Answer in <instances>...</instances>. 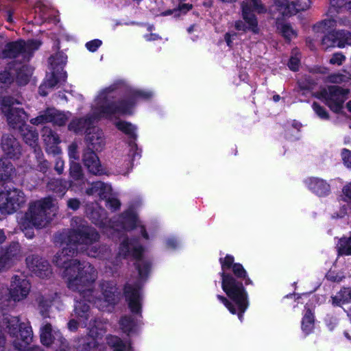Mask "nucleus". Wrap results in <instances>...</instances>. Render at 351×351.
<instances>
[{"label":"nucleus","instance_id":"obj_10","mask_svg":"<svg viewBox=\"0 0 351 351\" xmlns=\"http://www.w3.org/2000/svg\"><path fill=\"white\" fill-rule=\"evenodd\" d=\"M25 202V195L19 189H10L0 193V212L2 214H12L23 207Z\"/></svg>","mask_w":351,"mask_h":351},{"label":"nucleus","instance_id":"obj_63","mask_svg":"<svg viewBox=\"0 0 351 351\" xmlns=\"http://www.w3.org/2000/svg\"><path fill=\"white\" fill-rule=\"evenodd\" d=\"M80 201L77 198L69 199L66 203L68 208L73 210H77L80 208Z\"/></svg>","mask_w":351,"mask_h":351},{"label":"nucleus","instance_id":"obj_31","mask_svg":"<svg viewBox=\"0 0 351 351\" xmlns=\"http://www.w3.org/2000/svg\"><path fill=\"white\" fill-rule=\"evenodd\" d=\"M53 301V298L38 295L36 298V302L38 304L39 313L43 317V319L49 317V308L52 305V302Z\"/></svg>","mask_w":351,"mask_h":351},{"label":"nucleus","instance_id":"obj_4","mask_svg":"<svg viewBox=\"0 0 351 351\" xmlns=\"http://www.w3.org/2000/svg\"><path fill=\"white\" fill-rule=\"evenodd\" d=\"M219 261L223 270L221 273L222 289L228 296L232 299L238 305L240 309L239 318L241 321L243 314L248 306L247 293L241 282L238 281L231 274L224 272L226 269L232 267V265L234 264L233 256L227 255L224 258H221Z\"/></svg>","mask_w":351,"mask_h":351},{"label":"nucleus","instance_id":"obj_28","mask_svg":"<svg viewBox=\"0 0 351 351\" xmlns=\"http://www.w3.org/2000/svg\"><path fill=\"white\" fill-rule=\"evenodd\" d=\"M86 215L95 225L100 226L104 217V210L97 204H87Z\"/></svg>","mask_w":351,"mask_h":351},{"label":"nucleus","instance_id":"obj_35","mask_svg":"<svg viewBox=\"0 0 351 351\" xmlns=\"http://www.w3.org/2000/svg\"><path fill=\"white\" fill-rule=\"evenodd\" d=\"M76 342L77 343L74 345V348L77 351H90L98 346L97 340L87 337L78 338Z\"/></svg>","mask_w":351,"mask_h":351},{"label":"nucleus","instance_id":"obj_27","mask_svg":"<svg viewBox=\"0 0 351 351\" xmlns=\"http://www.w3.org/2000/svg\"><path fill=\"white\" fill-rule=\"evenodd\" d=\"M308 186L311 191L319 196H324L330 192V185L324 180L317 178H310Z\"/></svg>","mask_w":351,"mask_h":351},{"label":"nucleus","instance_id":"obj_18","mask_svg":"<svg viewBox=\"0 0 351 351\" xmlns=\"http://www.w3.org/2000/svg\"><path fill=\"white\" fill-rule=\"evenodd\" d=\"M26 264L29 269L39 278H49L51 275V269L48 261L38 256L32 255L27 257Z\"/></svg>","mask_w":351,"mask_h":351},{"label":"nucleus","instance_id":"obj_36","mask_svg":"<svg viewBox=\"0 0 351 351\" xmlns=\"http://www.w3.org/2000/svg\"><path fill=\"white\" fill-rule=\"evenodd\" d=\"M351 302V288L341 289L335 296L332 297V303L334 306H341Z\"/></svg>","mask_w":351,"mask_h":351},{"label":"nucleus","instance_id":"obj_60","mask_svg":"<svg viewBox=\"0 0 351 351\" xmlns=\"http://www.w3.org/2000/svg\"><path fill=\"white\" fill-rule=\"evenodd\" d=\"M341 156L345 166L351 169V151L347 149H343Z\"/></svg>","mask_w":351,"mask_h":351},{"label":"nucleus","instance_id":"obj_62","mask_svg":"<svg viewBox=\"0 0 351 351\" xmlns=\"http://www.w3.org/2000/svg\"><path fill=\"white\" fill-rule=\"evenodd\" d=\"M300 59L297 56H291L289 59L288 66L289 68L293 71H296L299 69Z\"/></svg>","mask_w":351,"mask_h":351},{"label":"nucleus","instance_id":"obj_48","mask_svg":"<svg viewBox=\"0 0 351 351\" xmlns=\"http://www.w3.org/2000/svg\"><path fill=\"white\" fill-rule=\"evenodd\" d=\"M339 38L337 47H343L345 45H351V33L347 31H339L337 32Z\"/></svg>","mask_w":351,"mask_h":351},{"label":"nucleus","instance_id":"obj_5","mask_svg":"<svg viewBox=\"0 0 351 351\" xmlns=\"http://www.w3.org/2000/svg\"><path fill=\"white\" fill-rule=\"evenodd\" d=\"M54 205V199L51 197H45L29 204L28 210L21 218L20 228L41 229L50 221L48 210Z\"/></svg>","mask_w":351,"mask_h":351},{"label":"nucleus","instance_id":"obj_24","mask_svg":"<svg viewBox=\"0 0 351 351\" xmlns=\"http://www.w3.org/2000/svg\"><path fill=\"white\" fill-rule=\"evenodd\" d=\"M111 191L110 185L97 181L92 183L90 187L86 190V193L88 195H98L100 199H106L110 195Z\"/></svg>","mask_w":351,"mask_h":351},{"label":"nucleus","instance_id":"obj_59","mask_svg":"<svg viewBox=\"0 0 351 351\" xmlns=\"http://www.w3.org/2000/svg\"><path fill=\"white\" fill-rule=\"evenodd\" d=\"M106 206L108 207L109 208H110L112 210L114 211L120 208L121 202L117 198L110 197V196H108L106 199Z\"/></svg>","mask_w":351,"mask_h":351},{"label":"nucleus","instance_id":"obj_61","mask_svg":"<svg viewBox=\"0 0 351 351\" xmlns=\"http://www.w3.org/2000/svg\"><path fill=\"white\" fill-rule=\"evenodd\" d=\"M101 41L99 39H95L88 42L86 44V48L91 52H95L101 46Z\"/></svg>","mask_w":351,"mask_h":351},{"label":"nucleus","instance_id":"obj_34","mask_svg":"<svg viewBox=\"0 0 351 351\" xmlns=\"http://www.w3.org/2000/svg\"><path fill=\"white\" fill-rule=\"evenodd\" d=\"M67 75L66 73L64 71H58L51 69V73L49 75H47V78L43 84L49 88H53L58 83L64 82Z\"/></svg>","mask_w":351,"mask_h":351},{"label":"nucleus","instance_id":"obj_50","mask_svg":"<svg viewBox=\"0 0 351 351\" xmlns=\"http://www.w3.org/2000/svg\"><path fill=\"white\" fill-rule=\"evenodd\" d=\"M48 190L55 193H62L64 190L62 182L58 179L51 180L47 185Z\"/></svg>","mask_w":351,"mask_h":351},{"label":"nucleus","instance_id":"obj_53","mask_svg":"<svg viewBox=\"0 0 351 351\" xmlns=\"http://www.w3.org/2000/svg\"><path fill=\"white\" fill-rule=\"evenodd\" d=\"M217 298L221 301V302H223V304L228 308V310L232 313V314H236L237 313L239 315V313H240V309L238 306V305L237 304V303L232 300L231 299L234 303L235 304L237 305V308H235V306H234V304H232L230 301H228L225 297L222 296V295H217Z\"/></svg>","mask_w":351,"mask_h":351},{"label":"nucleus","instance_id":"obj_3","mask_svg":"<svg viewBox=\"0 0 351 351\" xmlns=\"http://www.w3.org/2000/svg\"><path fill=\"white\" fill-rule=\"evenodd\" d=\"M143 248L139 244L138 239H129L125 238L121 242L119 256L127 258L132 256L136 259L135 267L138 270V279L135 282H128L124 288V293L129 307L134 313H140L141 311L142 296L140 289L142 282L147 277L150 270V263L141 258Z\"/></svg>","mask_w":351,"mask_h":351},{"label":"nucleus","instance_id":"obj_37","mask_svg":"<svg viewBox=\"0 0 351 351\" xmlns=\"http://www.w3.org/2000/svg\"><path fill=\"white\" fill-rule=\"evenodd\" d=\"M67 56L62 53L58 52L49 58V62L51 65V69L58 71H64L63 67L66 64Z\"/></svg>","mask_w":351,"mask_h":351},{"label":"nucleus","instance_id":"obj_12","mask_svg":"<svg viewBox=\"0 0 351 351\" xmlns=\"http://www.w3.org/2000/svg\"><path fill=\"white\" fill-rule=\"evenodd\" d=\"M241 6L243 20L249 24L252 32L258 33V22L253 12L256 11L258 13L266 12V8L261 3V0H243Z\"/></svg>","mask_w":351,"mask_h":351},{"label":"nucleus","instance_id":"obj_2","mask_svg":"<svg viewBox=\"0 0 351 351\" xmlns=\"http://www.w3.org/2000/svg\"><path fill=\"white\" fill-rule=\"evenodd\" d=\"M152 96V92L135 89L122 80L117 81L99 93L91 114L73 119L69 129L77 134L84 132L86 134L94 127L95 121L130 114L137 99H147Z\"/></svg>","mask_w":351,"mask_h":351},{"label":"nucleus","instance_id":"obj_32","mask_svg":"<svg viewBox=\"0 0 351 351\" xmlns=\"http://www.w3.org/2000/svg\"><path fill=\"white\" fill-rule=\"evenodd\" d=\"M119 327L128 336L135 333L137 324L132 315L122 316L119 322Z\"/></svg>","mask_w":351,"mask_h":351},{"label":"nucleus","instance_id":"obj_13","mask_svg":"<svg viewBox=\"0 0 351 351\" xmlns=\"http://www.w3.org/2000/svg\"><path fill=\"white\" fill-rule=\"evenodd\" d=\"M0 147L5 159L18 160L22 156V145L12 134H2L0 138Z\"/></svg>","mask_w":351,"mask_h":351},{"label":"nucleus","instance_id":"obj_42","mask_svg":"<svg viewBox=\"0 0 351 351\" xmlns=\"http://www.w3.org/2000/svg\"><path fill=\"white\" fill-rule=\"evenodd\" d=\"M34 154L37 164L29 163L28 165L32 169H36L40 172L46 173L49 169V165L47 160L44 158L42 149H40V156L37 154Z\"/></svg>","mask_w":351,"mask_h":351},{"label":"nucleus","instance_id":"obj_39","mask_svg":"<svg viewBox=\"0 0 351 351\" xmlns=\"http://www.w3.org/2000/svg\"><path fill=\"white\" fill-rule=\"evenodd\" d=\"M31 75L32 71L26 65H22L16 69V80L20 85L27 84Z\"/></svg>","mask_w":351,"mask_h":351},{"label":"nucleus","instance_id":"obj_44","mask_svg":"<svg viewBox=\"0 0 351 351\" xmlns=\"http://www.w3.org/2000/svg\"><path fill=\"white\" fill-rule=\"evenodd\" d=\"M314 317L311 311L308 309L302 319V328L306 333H309L313 328Z\"/></svg>","mask_w":351,"mask_h":351},{"label":"nucleus","instance_id":"obj_47","mask_svg":"<svg viewBox=\"0 0 351 351\" xmlns=\"http://www.w3.org/2000/svg\"><path fill=\"white\" fill-rule=\"evenodd\" d=\"M11 300L10 288L0 284V305L2 308L8 306Z\"/></svg>","mask_w":351,"mask_h":351},{"label":"nucleus","instance_id":"obj_15","mask_svg":"<svg viewBox=\"0 0 351 351\" xmlns=\"http://www.w3.org/2000/svg\"><path fill=\"white\" fill-rule=\"evenodd\" d=\"M311 0H276L277 10L283 16H291L299 11L307 10Z\"/></svg>","mask_w":351,"mask_h":351},{"label":"nucleus","instance_id":"obj_45","mask_svg":"<svg viewBox=\"0 0 351 351\" xmlns=\"http://www.w3.org/2000/svg\"><path fill=\"white\" fill-rule=\"evenodd\" d=\"M338 252L341 255H351V236L342 238L338 244Z\"/></svg>","mask_w":351,"mask_h":351},{"label":"nucleus","instance_id":"obj_29","mask_svg":"<svg viewBox=\"0 0 351 351\" xmlns=\"http://www.w3.org/2000/svg\"><path fill=\"white\" fill-rule=\"evenodd\" d=\"M24 323H20L18 317L6 315L3 317V324L5 327L8 334L12 338L19 333V330Z\"/></svg>","mask_w":351,"mask_h":351},{"label":"nucleus","instance_id":"obj_64","mask_svg":"<svg viewBox=\"0 0 351 351\" xmlns=\"http://www.w3.org/2000/svg\"><path fill=\"white\" fill-rule=\"evenodd\" d=\"M64 162L61 158L58 157L56 159L54 169L59 174H62L64 171Z\"/></svg>","mask_w":351,"mask_h":351},{"label":"nucleus","instance_id":"obj_55","mask_svg":"<svg viewBox=\"0 0 351 351\" xmlns=\"http://www.w3.org/2000/svg\"><path fill=\"white\" fill-rule=\"evenodd\" d=\"M77 144L75 142H73L69 145L68 147V155L71 160H78L80 159L79 152L77 151Z\"/></svg>","mask_w":351,"mask_h":351},{"label":"nucleus","instance_id":"obj_49","mask_svg":"<svg viewBox=\"0 0 351 351\" xmlns=\"http://www.w3.org/2000/svg\"><path fill=\"white\" fill-rule=\"evenodd\" d=\"M339 38L334 34H328L325 35L322 39V45L325 48L337 46Z\"/></svg>","mask_w":351,"mask_h":351},{"label":"nucleus","instance_id":"obj_51","mask_svg":"<svg viewBox=\"0 0 351 351\" xmlns=\"http://www.w3.org/2000/svg\"><path fill=\"white\" fill-rule=\"evenodd\" d=\"M312 108L316 114L322 119H329L330 116L327 110L321 105H319L317 102H313L312 104Z\"/></svg>","mask_w":351,"mask_h":351},{"label":"nucleus","instance_id":"obj_6","mask_svg":"<svg viewBox=\"0 0 351 351\" xmlns=\"http://www.w3.org/2000/svg\"><path fill=\"white\" fill-rule=\"evenodd\" d=\"M20 104L16 99L10 96H5L2 99L3 112L10 128L19 130L27 125L28 114L22 108L14 107V104Z\"/></svg>","mask_w":351,"mask_h":351},{"label":"nucleus","instance_id":"obj_17","mask_svg":"<svg viewBox=\"0 0 351 351\" xmlns=\"http://www.w3.org/2000/svg\"><path fill=\"white\" fill-rule=\"evenodd\" d=\"M30 284L27 280L14 276L12 278L10 287L11 298L14 302H20L27 298L30 291Z\"/></svg>","mask_w":351,"mask_h":351},{"label":"nucleus","instance_id":"obj_52","mask_svg":"<svg viewBox=\"0 0 351 351\" xmlns=\"http://www.w3.org/2000/svg\"><path fill=\"white\" fill-rule=\"evenodd\" d=\"M192 7H193L192 4L180 3L178 9H174L173 10H167L163 13V14L167 16V15L171 14L173 12L177 13L178 12L185 14L188 11L191 10ZM176 15L178 16V14H176Z\"/></svg>","mask_w":351,"mask_h":351},{"label":"nucleus","instance_id":"obj_7","mask_svg":"<svg viewBox=\"0 0 351 351\" xmlns=\"http://www.w3.org/2000/svg\"><path fill=\"white\" fill-rule=\"evenodd\" d=\"M40 45V42L33 40L8 43L5 45L2 55L5 58H19V61L21 62H27Z\"/></svg>","mask_w":351,"mask_h":351},{"label":"nucleus","instance_id":"obj_1","mask_svg":"<svg viewBox=\"0 0 351 351\" xmlns=\"http://www.w3.org/2000/svg\"><path fill=\"white\" fill-rule=\"evenodd\" d=\"M71 226L69 243L57 254L54 261L58 267L64 268L63 275L66 278L68 288L78 293L80 300L90 302L95 298L97 271L90 263L73 258L78 254L79 245H92L99 240V234L80 217H73Z\"/></svg>","mask_w":351,"mask_h":351},{"label":"nucleus","instance_id":"obj_19","mask_svg":"<svg viewBox=\"0 0 351 351\" xmlns=\"http://www.w3.org/2000/svg\"><path fill=\"white\" fill-rule=\"evenodd\" d=\"M22 257L23 252L20 244L16 241L11 242L5 252L0 254V269L10 267Z\"/></svg>","mask_w":351,"mask_h":351},{"label":"nucleus","instance_id":"obj_9","mask_svg":"<svg viewBox=\"0 0 351 351\" xmlns=\"http://www.w3.org/2000/svg\"><path fill=\"white\" fill-rule=\"evenodd\" d=\"M40 339L41 343L50 347L56 344L59 348L57 351H69L70 347L59 330L53 328L51 324L46 319H43L40 327Z\"/></svg>","mask_w":351,"mask_h":351},{"label":"nucleus","instance_id":"obj_40","mask_svg":"<svg viewBox=\"0 0 351 351\" xmlns=\"http://www.w3.org/2000/svg\"><path fill=\"white\" fill-rule=\"evenodd\" d=\"M69 176L74 181H80L84 179L82 167L79 162L73 160L70 162Z\"/></svg>","mask_w":351,"mask_h":351},{"label":"nucleus","instance_id":"obj_22","mask_svg":"<svg viewBox=\"0 0 351 351\" xmlns=\"http://www.w3.org/2000/svg\"><path fill=\"white\" fill-rule=\"evenodd\" d=\"M18 132L24 143L33 149L34 154L40 155L41 148L38 145V134L36 130L27 124Z\"/></svg>","mask_w":351,"mask_h":351},{"label":"nucleus","instance_id":"obj_23","mask_svg":"<svg viewBox=\"0 0 351 351\" xmlns=\"http://www.w3.org/2000/svg\"><path fill=\"white\" fill-rule=\"evenodd\" d=\"M43 140L46 145V151L53 154L60 153V149L57 145L60 143L59 136L49 127H44L41 131Z\"/></svg>","mask_w":351,"mask_h":351},{"label":"nucleus","instance_id":"obj_21","mask_svg":"<svg viewBox=\"0 0 351 351\" xmlns=\"http://www.w3.org/2000/svg\"><path fill=\"white\" fill-rule=\"evenodd\" d=\"M85 142L86 147L93 149L97 152H101L106 146V138L103 131L97 128L93 127L92 129L86 134Z\"/></svg>","mask_w":351,"mask_h":351},{"label":"nucleus","instance_id":"obj_43","mask_svg":"<svg viewBox=\"0 0 351 351\" xmlns=\"http://www.w3.org/2000/svg\"><path fill=\"white\" fill-rule=\"evenodd\" d=\"M276 26L278 30H279L282 36L288 40H290L293 36H295L296 35L295 32L289 24L277 21Z\"/></svg>","mask_w":351,"mask_h":351},{"label":"nucleus","instance_id":"obj_38","mask_svg":"<svg viewBox=\"0 0 351 351\" xmlns=\"http://www.w3.org/2000/svg\"><path fill=\"white\" fill-rule=\"evenodd\" d=\"M136 216L132 210H128L124 212L121 215V223L123 228L125 230H131L136 227Z\"/></svg>","mask_w":351,"mask_h":351},{"label":"nucleus","instance_id":"obj_11","mask_svg":"<svg viewBox=\"0 0 351 351\" xmlns=\"http://www.w3.org/2000/svg\"><path fill=\"white\" fill-rule=\"evenodd\" d=\"M99 288L101 294L97 295L95 290V298L90 303H93L99 309L105 311L110 305L115 304L117 289L113 282L106 280L99 282Z\"/></svg>","mask_w":351,"mask_h":351},{"label":"nucleus","instance_id":"obj_56","mask_svg":"<svg viewBox=\"0 0 351 351\" xmlns=\"http://www.w3.org/2000/svg\"><path fill=\"white\" fill-rule=\"evenodd\" d=\"M108 344L114 348H124V343L123 341L117 336L110 335L107 338Z\"/></svg>","mask_w":351,"mask_h":351},{"label":"nucleus","instance_id":"obj_57","mask_svg":"<svg viewBox=\"0 0 351 351\" xmlns=\"http://www.w3.org/2000/svg\"><path fill=\"white\" fill-rule=\"evenodd\" d=\"M232 271L238 278H245L246 271L240 263H234L232 265Z\"/></svg>","mask_w":351,"mask_h":351},{"label":"nucleus","instance_id":"obj_54","mask_svg":"<svg viewBox=\"0 0 351 351\" xmlns=\"http://www.w3.org/2000/svg\"><path fill=\"white\" fill-rule=\"evenodd\" d=\"M13 81V77L10 72L4 71L0 73V88H3L5 86L11 84Z\"/></svg>","mask_w":351,"mask_h":351},{"label":"nucleus","instance_id":"obj_30","mask_svg":"<svg viewBox=\"0 0 351 351\" xmlns=\"http://www.w3.org/2000/svg\"><path fill=\"white\" fill-rule=\"evenodd\" d=\"M15 171V168L11 162L5 158L0 159V182L10 180Z\"/></svg>","mask_w":351,"mask_h":351},{"label":"nucleus","instance_id":"obj_46","mask_svg":"<svg viewBox=\"0 0 351 351\" xmlns=\"http://www.w3.org/2000/svg\"><path fill=\"white\" fill-rule=\"evenodd\" d=\"M351 78L349 73L342 74L340 73H332L327 77V82L332 84H341L348 82Z\"/></svg>","mask_w":351,"mask_h":351},{"label":"nucleus","instance_id":"obj_16","mask_svg":"<svg viewBox=\"0 0 351 351\" xmlns=\"http://www.w3.org/2000/svg\"><path fill=\"white\" fill-rule=\"evenodd\" d=\"M66 121L67 118L64 114L55 108H47L40 112L36 117L30 119V123L36 125L53 123L55 125L62 126L66 123Z\"/></svg>","mask_w":351,"mask_h":351},{"label":"nucleus","instance_id":"obj_41","mask_svg":"<svg viewBox=\"0 0 351 351\" xmlns=\"http://www.w3.org/2000/svg\"><path fill=\"white\" fill-rule=\"evenodd\" d=\"M115 125L119 130L128 135L130 138L134 139L136 138V128L132 123L126 121H118L115 123Z\"/></svg>","mask_w":351,"mask_h":351},{"label":"nucleus","instance_id":"obj_33","mask_svg":"<svg viewBox=\"0 0 351 351\" xmlns=\"http://www.w3.org/2000/svg\"><path fill=\"white\" fill-rule=\"evenodd\" d=\"M86 251L88 256L101 259H106L110 255V250L105 245L87 247Z\"/></svg>","mask_w":351,"mask_h":351},{"label":"nucleus","instance_id":"obj_26","mask_svg":"<svg viewBox=\"0 0 351 351\" xmlns=\"http://www.w3.org/2000/svg\"><path fill=\"white\" fill-rule=\"evenodd\" d=\"M349 23L350 21L346 18H339L337 20L325 19L315 25L313 29L316 32L326 33L337 25L347 26Z\"/></svg>","mask_w":351,"mask_h":351},{"label":"nucleus","instance_id":"obj_8","mask_svg":"<svg viewBox=\"0 0 351 351\" xmlns=\"http://www.w3.org/2000/svg\"><path fill=\"white\" fill-rule=\"evenodd\" d=\"M350 91L338 86H329L319 93V98L335 113H343V104Z\"/></svg>","mask_w":351,"mask_h":351},{"label":"nucleus","instance_id":"obj_20","mask_svg":"<svg viewBox=\"0 0 351 351\" xmlns=\"http://www.w3.org/2000/svg\"><path fill=\"white\" fill-rule=\"evenodd\" d=\"M96 152V150L88 147L84 149L82 154V162L90 173L101 176L104 174L105 171L101 167Z\"/></svg>","mask_w":351,"mask_h":351},{"label":"nucleus","instance_id":"obj_25","mask_svg":"<svg viewBox=\"0 0 351 351\" xmlns=\"http://www.w3.org/2000/svg\"><path fill=\"white\" fill-rule=\"evenodd\" d=\"M87 302L86 301L77 300L74 307L75 316L85 326L87 325L88 319L90 318V320H93L90 306Z\"/></svg>","mask_w":351,"mask_h":351},{"label":"nucleus","instance_id":"obj_58","mask_svg":"<svg viewBox=\"0 0 351 351\" xmlns=\"http://www.w3.org/2000/svg\"><path fill=\"white\" fill-rule=\"evenodd\" d=\"M346 60V56L342 53H335L332 55L329 62L331 64L340 66Z\"/></svg>","mask_w":351,"mask_h":351},{"label":"nucleus","instance_id":"obj_14","mask_svg":"<svg viewBox=\"0 0 351 351\" xmlns=\"http://www.w3.org/2000/svg\"><path fill=\"white\" fill-rule=\"evenodd\" d=\"M12 345L16 350L19 351H41L40 347H28L33 339V331L32 327L23 324L19 330V333L14 337Z\"/></svg>","mask_w":351,"mask_h":351}]
</instances>
